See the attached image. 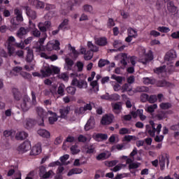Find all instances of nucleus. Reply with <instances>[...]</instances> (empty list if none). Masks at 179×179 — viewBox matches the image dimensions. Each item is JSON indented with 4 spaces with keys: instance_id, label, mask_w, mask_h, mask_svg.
<instances>
[{
    "instance_id": "48",
    "label": "nucleus",
    "mask_w": 179,
    "mask_h": 179,
    "mask_svg": "<svg viewBox=\"0 0 179 179\" xmlns=\"http://www.w3.org/2000/svg\"><path fill=\"white\" fill-rule=\"evenodd\" d=\"M157 86L158 87H164V86H169V83L166 80H159L157 83Z\"/></svg>"
},
{
    "instance_id": "63",
    "label": "nucleus",
    "mask_w": 179,
    "mask_h": 179,
    "mask_svg": "<svg viewBox=\"0 0 179 179\" xmlns=\"http://www.w3.org/2000/svg\"><path fill=\"white\" fill-rule=\"evenodd\" d=\"M32 35L34 36V37H40L41 36V31L38 30L37 29H34L32 31H31Z\"/></svg>"
},
{
    "instance_id": "64",
    "label": "nucleus",
    "mask_w": 179,
    "mask_h": 179,
    "mask_svg": "<svg viewBox=\"0 0 179 179\" xmlns=\"http://www.w3.org/2000/svg\"><path fill=\"white\" fill-rule=\"evenodd\" d=\"M94 147L93 145H90L89 147L87 148L86 153L88 155H90L92 153H94Z\"/></svg>"
},
{
    "instance_id": "35",
    "label": "nucleus",
    "mask_w": 179,
    "mask_h": 179,
    "mask_svg": "<svg viewBox=\"0 0 179 179\" xmlns=\"http://www.w3.org/2000/svg\"><path fill=\"white\" fill-rule=\"evenodd\" d=\"M57 94L59 96H65V85L61 83L57 88Z\"/></svg>"
},
{
    "instance_id": "7",
    "label": "nucleus",
    "mask_w": 179,
    "mask_h": 179,
    "mask_svg": "<svg viewBox=\"0 0 179 179\" xmlns=\"http://www.w3.org/2000/svg\"><path fill=\"white\" fill-rule=\"evenodd\" d=\"M38 174L41 178L47 179L50 178V177L54 174V171H52V170H50L47 172V171L45 170V167L44 166H41L39 167Z\"/></svg>"
},
{
    "instance_id": "59",
    "label": "nucleus",
    "mask_w": 179,
    "mask_h": 179,
    "mask_svg": "<svg viewBox=\"0 0 179 179\" xmlns=\"http://www.w3.org/2000/svg\"><path fill=\"white\" fill-rule=\"evenodd\" d=\"M83 8L85 12H93V7L91 5L85 4Z\"/></svg>"
},
{
    "instance_id": "32",
    "label": "nucleus",
    "mask_w": 179,
    "mask_h": 179,
    "mask_svg": "<svg viewBox=\"0 0 179 179\" xmlns=\"http://www.w3.org/2000/svg\"><path fill=\"white\" fill-rule=\"evenodd\" d=\"M28 31H27L24 27H20L17 32V36H18L19 38H23V36H26Z\"/></svg>"
},
{
    "instance_id": "30",
    "label": "nucleus",
    "mask_w": 179,
    "mask_h": 179,
    "mask_svg": "<svg viewBox=\"0 0 179 179\" xmlns=\"http://www.w3.org/2000/svg\"><path fill=\"white\" fill-rule=\"evenodd\" d=\"M87 47L90 49V51L92 52H99V47L97 45L93 44L92 41L87 42Z\"/></svg>"
},
{
    "instance_id": "56",
    "label": "nucleus",
    "mask_w": 179,
    "mask_h": 179,
    "mask_svg": "<svg viewBox=\"0 0 179 179\" xmlns=\"http://www.w3.org/2000/svg\"><path fill=\"white\" fill-rule=\"evenodd\" d=\"M140 99H141V101H142V103H146V101H148V100H149V94H141Z\"/></svg>"
},
{
    "instance_id": "33",
    "label": "nucleus",
    "mask_w": 179,
    "mask_h": 179,
    "mask_svg": "<svg viewBox=\"0 0 179 179\" xmlns=\"http://www.w3.org/2000/svg\"><path fill=\"white\" fill-rule=\"evenodd\" d=\"M167 9L171 13H175L177 10V7L174 6V3L173 1H169L167 3Z\"/></svg>"
},
{
    "instance_id": "53",
    "label": "nucleus",
    "mask_w": 179,
    "mask_h": 179,
    "mask_svg": "<svg viewBox=\"0 0 179 179\" xmlns=\"http://www.w3.org/2000/svg\"><path fill=\"white\" fill-rule=\"evenodd\" d=\"M111 79H114L120 85H122V77L116 76L115 74L112 75Z\"/></svg>"
},
{
    "instance_id": "22",
    "label": "nucleus",
    "mask_w": 179,
    "mask_h": 179,
    "mask_svg": "<svg viewBox=\"0 0 179 179\" xmlns=\"http://www.w3.org/2000/svg\"><path fill=\"white\" fill-rule=\"evenodd\" d=\"M27 136H29V134L25 131H18L15 135V139L17 141H24Z\"/></svg>"
},
{
    "instance_id": "1",
    "label": "nucleus",
    "mask_w": 179,
    "mask_h": 179,
    "mask_svg": "<svg viewBox=\"0 0 179 179\" xmlns=\"http://www.w3.org/2000/svg\"><path fill=\"white\" fill-rule=\"evenodd\" d=\"M31 97L32 100L27 95L22 96L20 106L22 111L24 113H27V111H29V110H30L33 106H36V104H37L36 92L34 91L31 92Z\"/></svg>"
},
{
    "instance_id": "50",
    "label": "nucleus",
    "mask_w": 179,
    "mask_h": 179,
    "mask_svg": "<svg viewBox=\"0 0 179 179\" xmlns=\"http://www.w3.org/2000/svg\"><path fill=\"white\" fill-rule=\"evenodd\" d=\"M132 91V87L131 86L130 84L126 83L123 85L122 86V92L124 93V92H131Z\"/></svg>"
},
{
    "instance_id": "49",
    "label": "nucleus",
    "mask_w": 179,
    "mask_h": 179,
    "mask_svg": "<svg viewBox=\"0 0 179 179\" xmlns=\"http://www.w3.org/2000/svg\"><path fill=\"white\" fill-rule=\"evenodd\" d=\"M22 21L18 20L17 17H13L10 20V23L13 26V27H16V26H19L20 23H22Z\"/></svg>"
},
{
    "instance_id": "52",
    "label": "nucleus",
    "mask_w": 179,
    "mask_h": 179,
    "mask_svg": "<svg viewBox=\"0 0 179 179\" xmlns=\"http://www.w3.org/2000/svg\"><path fill=\"white\" fill-rule=\"evenodd\" d=\"M122 57H123V59L120 61V63L122 64V65H124V66H127V59H128V55H127V53H122Z\"/></svg>"
},
{
    "instance_id": "60",
    "label": "nucleus",
    "mask_w": 179,
    "mask_h": 179,
    "mask_svg": "<svg viewBox=\"0 0 179 179\" xmlns=\"http://www.w3.org/2000/svg\"><path fill=\"white\" fill-rule=\"evenodd\" d=\"M157 108V104L154 103L152 105H150L148 107V113H155V110Z\"/></svg>"
},
{
    "instance_id": "11",
    "label": "nucleus",
    "mask_w": 179,
    "mask_h": 179,
    "mask_svg": "<svg viewBox=\"0 0 179 179\" xmlns=\"http://www.w3.org/2000/svg\"><path fill=\"white\" fill-rule=\"evenodd\" d=\"M94 127H96V121L93 117H90L85 125L84 129L85 131H90V129H94Z\"/></svg>"
},
{
    "instance_id": "46",
    "label": "nucleus",
    "mask_w": 179,
    "mask_h": 179,
    "mask_svg": "<svg viewBox=\"0 0 179 179\" xmlns=\"http://www.w3.org/2000/svg\"><path fill=\"white\" fill-rule=\"evenodd\" d=\"M36 124V122L34 119H28L26 122V125L28 128H31L32 127H34Z\"/></svg>"
},
{
    "instance_id": "6",
    "label": "nucleus",
    "mask_w": 179,
    "mask_h": 179,
    "mask_svg": "<svg viewBox=\"0 0 179 179\" xmlns=\"http://www.w3.org/2000/svg\"><path fill=\"white\" fill-rule=\"evenodd\" d=\"M71 86H76L78 89H86L87 87V82L85 80H78L73 78L71 81Z\"/></svg>"
},
{
    "instance_id": "44",
    "label": "nucleus",
    "mask_w": 179,
    "mask_h": 179,
    "mask_svg": "<svg viewBox=\"0 0 179 179\" xmlns=\"http://www.w3.org/2000/svg\"><path fill=\"white\" fill-rule=\"evenodd\" d=\"M127 31L129 33V36L133 37L134 38H136V37H138V32H136L135 29L132 28H129Z\"/></svg>"
},
{
    "instance_id": "24",
    "label": "nucleus",
    "mask_w": 179,
    "mask_h": 179,
    "mask_svg": "<svg viewBox=\"0 0 179 179\" xmlns=\"http://www.w3.org/2000/svg\"><path fill=\"white\" fill-rule=\"evenodd\" d=\"M155 118L159 121H162V120H164L167 118V111L160 110L155 115Z\"/></svg>"
},
{
    "instance_id": "9",
    "label": "nucleus",
    "mask_w": 179,
    "mask_h": 179,
    "mask_svg": "<svg viewBox=\"0 0 179 179\" xmlns=\"http://www.w3.org/2000/svg\"><path fill=\"white\" fill-rule=\"evenodd\" d=\"M38 27L40 31H41V33L44 34L45 33H47V30H48V29L51 27V22L45 21V22H39L38 24Z\"/></svg>"
},
{
    "instance_id": "5",
    "label": "nucleus",
    "mask_w": 179,
    "mask_h": 179,
    "mask_svg": "<svg viewBox=\"0 0 179 179\" xmlns=\"http://www.w3.org/2000/svg\"><path fill=\"white\" fill-rule=\"evenodd\" d=\"M166 166L169 167V164L170 163V155L169 154L165 153L164 155H161V157H159V166L161 167V170H164V167L166 166Z\"/></svg>"
},
{
    "instance_id": "47",
    "label": "nucleus",
    "mask_w": 179,
    "mask_h": 179,
    "mask_svg": "<svg viewBox=\"0 0 179 179\" xmlns=\"http://www.w3.org/2000/svg\"><path fill=\"white\" fill-rule=\"evenodd\" d=\"M90 86H92L94 92H99V83H97V80H94L91 82Z\"/></svg>"
},
{
    "instance_id": "58",
    "label": "nucleus",
    "mask_w": 179,
    "mask_h": 179,
    "mask_svg": "<svg viewBox=\"0 0 179 179\" xmlns=\"http://www.w3.org/2000/svg\"><path fill=\"white\" fill-rule=\"evenodd\" d=\"M157 30L158 31H161V33H169L170 28L167 27H159Z\"/></svg>"
},
{
    "instance_id": "2",
    "label": "nucleus",
    "mask_w": 179,
    "mask_h": 179,
    "mask_svg": "<svg viewBox=\"0 0 179 179\" xmlns=\"http://www.w3.org/2000/svg\"><path fill=\"white\" fill-rule=\"evenodd\" d=\"M15 41L16 39H15V37L9 36L5 43V46L7 47V51L9 57H12V55L15 54V51H16L15 47L20 48L21 50H24L25 46L23 41H21L20 43H15Z\"/></svg>"
},
{
    "instance_id": "57",
    "label": "nucleus",
    "mask_w": 179,
    "mask_h": 179,
    "mask_svg": "<svg viewBox=\"0 0 179 179\" xmlns=\"http://www.w3.org/2000/svg\"><path fill=\"white\" fill-rule=\"evenodd\" d=\"M119 134L120 135H127V134H131V131L124 127L119 130Z\"/></svg>"
},
{
    "instance_id": "29",
    "label": "nucleus",
    "mask_w": 179,
    "mask_h": 179,
    "mask_svg": "<svg viewBox=\"0 0 179 179\" xmlns=\"http://www.w3.org/2000/svg\"><path fill=\"white\" fill-rule=\"evenodd\" d=\"M48 113L50 114V115H52L49 117V124L52 125L55 122L58 121V117H57V113H52V111H48Z\"/></svg>"
},
{
    "instance_id": "10",
    "label": "nucleus",
    "mask_w": 179,
    "mask_h": 179,
    "mask_svg": "<svg viewBox=\"0 0 179 179\" xmlns=\"http://www.w3.org/2000/svg\"><path fill=\"white\" fill-rule=\"evenodd\" d=\"M60 43L59 41H55V43H52L51 42H48L45 46L46 51H52V50H61V48H59Z\"/></svg>"
},
{
    "instance_id": "28",
    "label": "nucleus",
    "mask_w": 179,
    "mask_h": 179,
    "mask_svg": "<svg viewBox=\"0 0 179 179\" xmlns=\"http://www.w3.org/2000/svg\"><path fill=\"white\" fill-rule=\"evenodd\" d=\"M101 99H102L103 100H117L118 94H115L112 95H108V94H106L105 95H102L101 96Z\"/></svg>"
},
{
    "instance_id": "14",
    "label": "nucleus",
    "mask_w": 179,
    "mask_h": 179,
    "mask_svg": "<svg viewBox=\"0 0 179 179\" xmlns=\"http://www.w3.org/2000/svg\"><path fill=\"white\" fill-rule=\"evenodd\" d=\"M113 120H114V115H106L102 117L101 123L102 124V125H110V124L113 122Z\"/></svg>"
},
{
    "instance_id": "55",
    "label": "nucleus",
    "mask_w": 179,
    "mask_h": 179,
    "mask_svg": "<svg viewBox=\"0 0 179 179\" xmlns=\"http://www.w3.org/2000/svg\"><path fill=\"white\" fill-rule=\"evenodd\" d=\"M139 166H141V163L133 162L129 165V169L134 170L135 169H138Z\"/></svg>"
},
{
    "instance_id": "4",
    "label": "nucleus",
    "mask_w": 179,
    "mask_h": 179,
    "mask_svg": "<svg viewBox=\"0 0 179 179\" xmlns=\"http://www.w3.org/2000/svg\"><path fill=\"white\" fill-rule=\"evenodd\" d=\"M36 112L38 117H40V119L38 121V124L41 127H43L44 118H47V116L48 115V113L45 111L44 109H43V108H41V107L36 108Z\"/></svg>"
},
{
    "instance_id": "15",
    "label": "nucleus",
    "mask_w": 179,
    "mask_h": 179,
    "mask_svg": "<svg viewBox=\"0 0 179 179\" xmlns=\"http://www.w3.org/2000/svg\"><path fill=\"white\" fill-rule=\"evenodd\" d=\"M153 59V55L152 54V51H149V52L143 56V58L140 59V62L143 64V65H146L148 62H150Z\"/></svg>"
},
{
    "instance_id": "26",
    "label": "nucleus",
    "mask_w": 179,
    "mask_h": 179,
    "mask_svg": "<svg viewBox=\"0 0 179 179\" xmlns=\"http://www.w3.org/2000/svg\"><path fill=\"white\" fill-rule=\"evenodd\" d=\"M93 138L95 141L100 142V141H107L108 136H107V134H96L93 136Z\"/></svg>"
},
{
    "instance_id": "51",
    "label": "nucleus",
    "mask_w": 179,
    "mask_h": 179,
    "mask_svg": "<svg viewBox=\"0 0 179 179\" xmlns=\"http://www.w3.org/2000/svg\"><path fill=\"white\" fill-rule=\"evenodd\" d=\"M148 101L151 103L153 104L154 103H156L157 101V95L153 94V95H148Z\"/></svg>"
},
{
    "instance_id": "36",
    "label": "nucleus",
    "mask_w": 179,
    "mask_h": 179,
    "mask_svg": "<svg viewBox=\"0 0 179 179\" xmlns=\"http://www.w3.org/2000/svg\"><path fill=\"white\" fill-rule=\"evenodd\" d=\"M65 62L66 64V70L71 71L72 66H73V60L71 59L69 57L65 59Z\"/></svg>"
},
{
    "instance_id": "41",
    "label": "nucleus",
    "mask_w": 179,
    "mask_h": 179,
    "mask_svg": "<svg viewBox=\"0 0 179 179\" xmlns=\"http://www.w3.org/2000/svg\"><path fill=\"white\" fill-rule=\"evenodd\" d=\"M109 64L110 61L107 59H101L98 62V66L99 68H103V66H106V65H109Z\"/></svg>"
},
{
    "instance_id": "31",
    "label": "nucleus",
    "mask_w": 179,
    "mask_h": 179,
    "mask_svg": "<svg viewBox=\"0 0 179 179\" xmlns=\"http://www.w3.org/2000/svg\"><path fill=\"white\" fill-rule=\"evenodd\" d=\"M83 172V170H82V169L74 168L69 171V173H67V176L69 177H71V176H73V174H80Z\"/></svg>"
},
{
    "instance_id": "20",
    "label": "nucleus",
    "mask_w": 179,
    "mask_h": 179,
    "mask_svg": "<svg viewBox=\"0 0 179 179\" xmlns=\"http://www.w3.org/2000/svg\"><path fill=\"white\" fill-rule=\"evenodd\" d=\"M110 156H111V153L107 151L106 152H101L99 155H98L96 157V160H99V161L107 160V159H108Z\"/></svg>"
},
{
    "instance_id": "39",
    "label": "nucleus",
    "mask_w": 179,
    "mask_h": 179,
    "mask_svg": "<svg viewBox=\"0 0 179 179\" xmlns=\"http://www.w3.org/2000/svg\"><path fill=\"white\" fill-rule=\"evenodd\" d=\"M66 91L70 96H75L76 93V87L70 86L66 87Z\"/></svg>"
},
{
    "instance_id": "8",
    "label": "nucleus",
    "mask_w": 179,
    "mask_h": 179,
    "mask_svg": "<svg viewBox=\"0 0 179 179\" xmlns=\"http://www.w3.org/2000/svg\"><path fill=\"white\" fill-rule=\"evenodd\" d=\"M31 149V144L29 141H24L21 145L18 147V151L22 152V153H24V152H27Z\"/></svg>"
},
{
    "instance_id": "40",
    "label": "nucleus",
    "mask_w": 179,
    "mask_h": 179,
    "mask_svg": "<svg viewBox=\"0 0 179 179\" xmlns=\"http://www.w3.org/2000/svg\"><path fill=\"white\" fill-rule=\"evenodd\" d=\"M15 15H16V18L17 19V20H19L20 22H23V16L22 15V11H20V10H19V8H16L14 10Z\"/></svg>"
},
{
    "instance_id": "13",
    "label": "nucleus",
    "mask_w": 179,
    "mask_h": 179,
    "mask_svg": "<svg viewBox=\"0 0 179 179\" xmlns=\"http://www.w3.org/2000/svg\"><path fill=\"white\" fill-rule=\"evenodd\" d=\"M94 42L96 45H99L100 47H104L107 45V44H108V41H107V38L106 37H95Z\"/></svg>"
},
{
    "instance_id": "25",
    "label": "nucleus",
    "mask_w": 179,
    "mask_h": 179,
    "mask_svg": "<svg viewBox=\"0 0 179 179\" xmlns=\"http://www.w3.org/2000/svg\"><path fill=\"white\" fill-rule=\"evenodd\" d=\"M112 107L115 114H120L122 110V105L121 104V102L112 104Z\"/></svg>"
},
{
    "instance_id": "62",
    "label": "nucleus",
    "mask_w": 179,
    "mask_h": 179,
    "mask_svg": "<svg viewBox=\"0 0 179 179\" xmlns=\"http://www.w3.org/2000/svg\"><path fill=\"white\" fill-rule=\"evenodd\" d=\"M124 139L126 142H131V141H136V136H125Z\"/></svg>"
},
{
    "instance_id": "42",
    "label": "nucleus",
    "mask_w": 179,
    "mask_h": 179,
    "mask_svg": "<svg viewBox=\"0 0 179 179\" xmlns=\"http://www.w3.org/2000/svg\"><path fill=\"white\" fill-rule=\"evenodd\" d=\"M34 5L37 9L44 8V2L40 1L39 0L34 1Z\"/></svg>"
},
{
    "instance_id": "61",
    "label": "nucleus",
    "mask_w": 179,
    "mask_h": 179,
    "mask_svg": "<svg viewBox=\"0 0 179 179\" xmlns=\"http://www.w3.org/2000/svg\"><path fill=\"white\" fill-rule=\"evenodd\" d=\"M68 5H69V6H70L71 10H73V6H75V5H78V1H76V0H69L68 1Z\"/></svg>"
},
{
    "instance_id": "27",
    "label": "nucleus",
    "mask_w": 179,
    "mask_h": 179,
    "mask_svg": "<svg viewBox=\"0 0 179 179\" xmlns=\"http://www.w3.org/2000/svg\"><path fill=\"white\" fill-rule=\"evenodd\" d=\"M13 94L14 99L16 101H20V99H22V94L20 93V92H19V90L16 88H13Z\"/></svg>"
},
{
    "instance_id": "3",
    "label": "nucleus",
    "mask_w": 179,
    "mask_h": 179,
    "mask_svg": "<svg viewBox=\"0 0 179 179\" xmlns=\"http://www.w3.org/2000/svg\"><path fill=\"white\" fill-rule=\"evenodd\" d=\"M162 124H156L153 120L149 122V124L145 126V132L151 136V138H155L157 135H160L162 131Z\"/></svg>"
},
{
    "instance_id": "54",
    "label": "nucleus",
    "mask_w": 179,
    "mask_h": 179,
    "mask_svg": "<svg viewBox=\"0 0 179 179\" xmlns=\"http://www.w3.org/2000/svg\"><path fill=\"white\" fill-rule=\"evenodd\" d=\"M70 150L72 155H78V153L80 152V150L78 149V146L76 145H72L70 148Z\"/></svg>"
},
{
    "instance_id": "37",
    "label": "nucleus",
    "mask_w": 179,
    "mask_h": 179,
    "mask_svg": "<svg viewBox=\"0 0 179 179\" xmlns=\"http://www.w3.org/2000/svg\"><path fill=\"white\" fill-rule=\"evenodd\" d=\"M143 83L144 85H155L156 83V80L152 78H143Z\"/></svg>"
},
{
    "instance_id": "38",
    "label": "nucleus",
    "mask_w": 179,
    "mask_h": 179,
    "mask_svg": "<svg viewBox=\"0 0 179 179\" xmlns=\"http://www.w3.org/2000/svg\"><path fill=\"white\" fill-rule=\"evenodd\" d=\"M136 93L148 92H149V87L145 86L137 87L135 89Z\"/></svg>"
},
{
    "instance_id": "12",
    "label": "nucleus",
    "mask_w": 179,
    "mask_h": 179,
    "mask_svg": "<svg viewBox=\"0 0 179 179\" xmlns=\"http://www.w3.org/2000/svg\"><path fill=\"white\" fill-rule=\"evenodd\" d=\"M176 58H177V53L174 50H171L168 52H166L164 57V60L167 61L168 62H170L171 61H173Z\"/></svg>"
},
{
    "instance_id": "19",
    "label": "nucleus",
    "mask_w": 179,
    "mask_h": 179,
    "mask_svg": "<svg viewBox=\"0 0 179 179\" xmlns=\"http://www.w3.org/2000/svg\"><path fill=\"white\" fill-rule=\"evenodd\" d=\"M27 50V57L26 61L27 62H32L33 59H34V55L33 54V50L30 49V48L27 47L25 48Z\"/></svg>"
},
{
    "instance_id": "16",
    "label": "nucleus",
    "mask_w": 179,
    "mask_h": 179,
    "mask_svg": "<svg viewBox=\"0 0 179 179\" xmlns=\"http://www.w3.org/2000/svg\"><path fill=\"white\" fill-rule=\"evenodd\" d=\"M41 73L44 78L47 76H51L52 75V70L50 66H44L42 69H41Z\"/></svg>"
},
{
    "instance_id": "43",
    "label": "nucleus",
    "mask_w": 179,
    "mask_h": 179,
    "mask_svg": "<svg viewBox=\"0 0 179 179\" xmlns=\"http://www.w3.org/2000/svg\"><path fill=\"white\" fill-rule=\"evenodd\" d=\"M93 58V52L91 50L87 51L84 55V59L85 61H90Z\"/></svg>"
},
{
    "instance_id": "17",
    "label": "nucleus",
    "mask_w": 179,
    "mask_h": 179,
    "mask_svg": "<svg viewBox=\"0 0 179 179\" xmlns=\"http://www.w3.org/2000/svg\"><path fill=\"white\" fill-rule=\"evenodd\" d=\"M24 9H25L27 16L32 19V20H34L37 18V13H36V11L31 10L30 7L25 6L24 7Z\"/></svg>"
},
{
    "instance_id": "34",
    "label": "nucleus",
    "mask_w": 179,
    "mask_h": 179,
    "mask_svg": "<svg viewBox=\"0 0 179 179\" xmlns=\"http://www.w3.org/2000/svg\"><path fill=\"white\" fill-rule=\"evenodd\" d=\"M172 107L173 105L169 102H162L159 104L161 110H169V108H171Z\"/></svg>"
},
{
    "instance_id": "18",
    "label": "nucleus",
    "mask_w": 179,
    "mask_h": 179,
    "mask_svg": "<svg viewBox=\"0 0 179 179\" xmlns=\"http://www.w3.org/2000/svg\"><path fill=\"white\" fill-rule=\"evenodd\" d=\"M41 153V143H38L35 146H34L31 150L30 155L31 156H37Z\"/></svg>"
},
{
    "instance_id": "21",
    "label": "nucleus",
    "mask_w": 179,
    "mask_h": 179,
    "mask_svg": "<svg viewBox=\"0 0 179 179\" xmlns=\"http://www.w3.org/2000/svg\"><path fill=\"white\" fill-rule=\"evenodd\" d=\"M71 111V107L66 106L63 108L59 109L60 117L61 118H66L68 117V114Z\"/></svg>"
},
{
    "instance_id": "45",
    "label": "nucleus",
    "mask_w": 179,
    "mask_h": 179,
    "mask_svg": "<svg viewBox=\"0 0 179 179\" xmlns=\"http://www.w3.org/2000/svg\"><path fill=\"white\" fill-rule=\"evenodd\" d=\"M165 69H166V66H162L156 69H154V72L157 75H160V73H163V72H164Z\"/></svg>"
},
{
    "instance_id": "23",
    "label": "nucleus",
    "mask_w": 179,
    "mask_h": 179,
    "mask_svg": "<svg viewBox=\"0 0 179 179\" xmlns=\"http://www.w3.org/2000/svg\"><path fill=\"white\" fill-rule=\"evenodd\" d=\"M38 134L40 135V136H42V138H46V139H48L51 136V134H50V131L44 129H38Z\"/></svg>"
}]
</instances>
